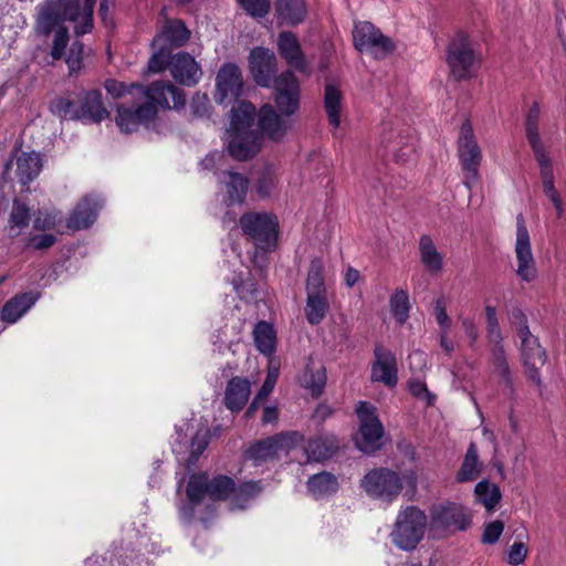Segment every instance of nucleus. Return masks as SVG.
Returning a JSON list of instances; mask_svg holds the SVG:
<instances>
[{"instance_id": "obj_27", "label": "nucleus", "mask_w": 566, "mask_h": 566, "mask_svg": "<svg viewBox=\"0 0 566 566\" xmlns=\"http://www.w3.org/2000/svg\"><path fill=\"white\" fill-rule=\"evenodd\" d=\"M190 38V31L181 20H166L160 31L151 42V46L160 44L171 46H182Z\"/></svg>"}, {"instance_id": "obj_8", "label": "nucleus", "mask_w": 566, "mask_h": 566, "mask_svg": "<svg viewBox=\"0 0 566 566\" xmlns=\"http://www.w3.org/2000/svg\"><path fill=\"white\" fill-rule=\"evenodd\" d=\"M240 227L249 235L255 247L262 251H270L276 245L279 221L274 214L251 212L240 219Z\"/></svg>"}, {"instance_id": "obj_57", "label": "nucleus", "mask_w": 566, "mask_h": 566, "mask_svg": "<svg viewBox=\"0 0 566 566\" xmlns=\"http://www.w3.org/2000/svg\"><path fill=\"white\" fill-rule=\"evenodd\" d=\"M504 531V523L495 520L488 523L482 534V542L485 544H495Z\"/></svg>"}, {"instance_id": "obj_49", "label": "nucleus", "mask_w": 566, "mask_h": 566, "mask_svg": "<svg viewBox=\"0 0 566 566\" xmlns=\"http://www.w3.org/2000/svg\"><path fill=\"white\" fill-rule=\"evenodd\" d=\"M66 48L67 45L65 49ZM64 52V55L60 60L64 59L69 69V75H77L83 69L84 44L81 41L75 40L72 42L69 50H65Z\"/></svg>"}, {"instance_id": "obj_30", "label": "nucleus", "mask_w": 566, "mask_h": 566, "mask_svg": "<svg viewBox=\"0 0 566 566\" xmlns=\"http://www.w3.org/2000/svg\"><path fill=\"white\" fill-rule=\"evenodd\" d=\"M338 448L339 443L335 436L324 434L310 439L305 447V453L308 461L319 462L331 459Z\"/></svg>"}, {"instance_id": "obj_26", "label": "nucleus", "mask_w": 566, "mask_h": 566, "mask_svg": "<svg viewBox=\"0 0 566 566\" xmlns=\"http://www.w3.org/2000/svg\"><path fill=\"white\" fill-rule=\"evenodd\" d=\"M277 50L290 66L300 72L306 70L305 56L294 33L290 31L281 32L277 38Z\"/></svg>"}, {"instance_id": "obj_46", "label": "nucleus", "mask_w": 566, "mask_h": 566, "mask_svg": "<svg viewBox=\"0 0 566 566\" xmlns=\"http://www.w3.org/2000/svg\"><path fill=\"white\" fill-rule=\"evenodd\" d=\"M210 440V431L208 428L199 429L191 438L189 446V455L185 460L186 468L190 470L198 461L200 455L207 449Z\"/></svg>"}, {"instance_id": "obj_6", "label": "nucleus", "mask_w": 566, "mask_h": 566, "mask_svg": "<svg viewBox=\"0 0 566 566\" xmlns=\"http://www.w3.org/2000/svg\"><path fill=\"white\" fill-rule=\"evenodd\" d=\"M416 150V136L410 127L399 122H385L379 137V153L396 163H405Z\"/></svg>"}, {"instance_id": "obj_37", "label": "nucleus", "mask_w": 566, "mask_h": 566, "mask_svg": "<svg viewBox=\"0 0 566 566\" xmlns=\"http://www.w3.org/2000/svg\"><path fill=\"white\" fill-rule=\"evenodd\" d=\"M420 260L427 272L438 274L443 268V256L438 251L432 239L423 234L419 239Z\"/></svg>"}, {"instance_id": "obj_23", "label": "nucleus", "mask_w": 566, "mask_h": 566, "mask_svg": "<svg viewBox=\"0 0 566 566\" xmlns=\"http://www.w3.org/2000/svg\"><path fill=\"white\" fill-rule=\"evenodd\" d=\"M169 71L178 83L186 86L196 85L202 75L200 65L186 52H178L170 57Z\"/></svg>"}, {"instance_id": "obj_63", "label": "nucleus", "mask_w": 566, "mask_h": 566, "mask_svg": "<svg viewBox=\"0 0 566 566\" xmlns=\"http://www.w3.org/2000/svg\"><path fill=\"white\" fill-rule=\"evenodd\" d=\"M509 319L511 324L515 327L517 334L518 331H521L524 326H528L526 316L520 308H512L509 312Z\"/></svg>"}, {"instance_id": "obj_19", "label": "nucleus", "mask_w": 566, "mask_h": 566, "mask_svg": "<svg viewBox=\"0 0 566 566\" xmlns=\"http://www.w3.org/2000/svg\"><path fill=\"white\" fill-rule=\"evenodd\" d=\"M216 87L214 99L217 103L226 104L237 99L243 90V78L239 66L233 63L223 64L217 74Z\"/></svg>"}, {"instance_id": "obj_61", "label": "nucleus", "mask_w": 566, "mask_h": 566, "mask_svg": "<svg viewBox=\"0 0 566 566\" xmlns=\"http://www.w3.org/2000/svg\"><path fill=\"white\" fill-rule=\"evenodd\" d=\"M409 391L412 396L424 399L428 405H431L434 400V396L428 390L426 384L419 379H412L409 381Z\"/></svg>"}, {"instance_id": "obj_53", "label": "nucleus", "mask_w": 566, "mask_h": 566, "mask_svg": "<svg viewBox=\"0 0 566 566\" xmlns=\"http://www.w3.org/2000/svg\"><path fill=\"white\" fill-rule=\"evenodd\" d=\"M244 11L253 18H264L270 11V0H238Z\"/></svg>"}, {"instance_id": "obj_17", "label": "nucleus", "mask_w": 566, "mask_h": 566, "mask_svg": "<svg viewBox=\"0 0 566 566\" xmlns=\"http://www.w3.org/2000/svg\"><path fill=\"white\" fill-rule=\"evenodd\" d=\"M521 339V356L525 367L527 378L542 390V380L539 377V369L546 363V353L541 347L538 339L532 335L528 326H524L518 331Z\"/></svg>"}, {"instance_id": "obj_35", "label": "nucleus", "mask_w": 566, "mask_h": 566, "mask_svg": "<svg viewBox=\"0 0 566 566\" xmlns=\"http://www.w3.org/2000/svg\"><path fill=\"white\" fill-rule=\"evenodd\" d=\"M306 485L308 492L315 499L329 497L339 489L337 476L326 471L311 475Z\"/></svg>"}, {"instance_id": "obj_29", "label": "nucleus", "mask_w": 566, "mask_h": 566, "mask_svg": "<svg viewBox=\"0 0 566 566\" xmlns=\"http://www.w3.org/2000/svg\"><path fill=\"white\" fill-rule=\"evenodd\" d=\"M220 184L227 193V203H242L245 199L249 179L243 175L234 171H222L218 175Z\"/></svg>"}, {"instance_id": "obj_42", "label": "nucleus", "mask_w": 566, "mask_h": 566, "mask_svg": "<svg viewBox=\"0 0 566 566\" xmlns=\"http://www.w3.org/2000/svg\"><path fill=\"white\" fill-rule=\"evenodd\" d=\"M253 338L256 348L264 355L270 356L275 350L276 335L273 326L268 322H259L253 329Z\"/></svg>"}, {"instance_id": "obj_59", "label": "nucleus", "mask_w": 566, "mask_h": 566, "mask_svg": "<svg viewBox=\"0 0 566 566\" xmlns=\"http://www.w3.org/2000/svg\"><path fill=\"white\" fill-rule=\"evenodd\" d=\"M210 101L205 94H195L191 99L190 109L193 116L205 117L209 113Z\"/></svg>"}, {"instance_id": "obj_52", "label": "nucleus", "mask_w": 566, "mask_h": 566, "mask_svg": "<svg viewBox=\"0 0 566 566\" xmlns=\"http://www.w3.org/2000/svg\"><path fill=\"white\" fill-rule=\"evenodd\" d=\"M157 48L158 51L154 52L148 61V71L150 73H160L165 69H169V61L172 56L166 46L160 44Z\"/></svg>"}, {"instance_id": "obj_64", "label": "nucleus", "mask_w": 566, "mask_h": 566, "mask_svg": "<svg viewBox=\"0 0 566 566\" xmlns=\"http://www.w3.org/2000/svg\"><path fill=\"white\" fill-rule=\"evenodd\" d=\"M187 434L182 432V428L181 427H177L176 428V437L174 439V442H172V451L177 454V455H181L185 453V449L187 447Z\"/></svg>"}, {"instance_id": "obj_60", "label": "nucleus", "mask_w": 566, "mask_h": 566, "mask_svg": "<svg viewBox=\"0 0 566 566\" xmlns=\"http://www.w3.org/2000/svg\"><path fill=\"white\" fill-rule=\"evenodd\" d=\"M56 242V235L52 233L35 234L28 239V247L34 250H46Z\"/></svg>"}, {"instance_id": "obj_39", "label": "nucleus", "mask_w": 566, "mask_h": 566, "mask_svg": "<svg viewBox=\"0 0 566 566\" xmlns=\"http://www.w3.org/2000/svg\"><path fill=\"white\" fill-rule=\"evenodd\" d=\"M279 188V168L273 165H266L260 171L254 184V190L261 199L270 198L277 192Z\"/></svg>"}, {"instance_id": "obj_21", "label": "nucleus", "mask_w": 566, "mask_h": 566, "mask_svg": "<svg viewBox=\"0 0 566 566\" xmlns=\"http://www.w3.org/2000/svg\"><path fill=\"white\" fill-rule=\"evenodd\" d=\"M249 66L260 86L269 87L274 82L276 56L273 51L262 46L252 49L249 56Z\"/></svg>"}, {"instance_id": "obj_5", "label": "nucleus", "mask_w": 566, "mask_h": 566, "mask_svg": "<svg viewBox=\"0 0 566 566\" xmlns=\"http://www.w3.org/2000/svg\"><path fill=\"white\" fill-rule=\"evenodd\" d=\"M457 155L463 175L462 184L471 191L480 178L483 155L470 120H464L460 126Z\"/></svg>"}, {"instance_id": "obj_43", "label": "nucleus", "mask_w": 566, "mask_h": 566, "mask_svg": "<svg viewBox=\"0 0 566 566\" xmlns=\"http://www.w3.org/2000/svg\"><path fill=\"white\" fill-rule=\"evenodd\" d=\"M481 473V463L479 461L478 449L471 443L467 450L464 460L457 473L458 482H469L475 480Z\"/></svg>"}, {"instance_id": "obj_36", "label": "nucleus", "mask_w": 566, "mask_h": 566, "mask_svg": "<svg viewBox=\"0 0 566 566\" xmlns=\"http://www.w3.org/2000/svg\"><path fill=\"white\" fill-rule=\"evenodd\" d=\"M43 168L42 158L39 153H22L17 158V177L19 182L28 186L34 180Z\"/></svg>"}, {"instance_id": "obj_14", "label": "nucleus", "mask_w": 566, "mask_h": 566, "mask_svg": "<svg viewBox=\"0 0 566 566\" xmlns=\"http://www.w3.org/2000/svg\"><path fill=\"white\" fill-rule=\"evenodd\" d=\"M136 88L139 102L154 105L156 109L158 107L181 109L186 105L185 92L169 82L158 81Z\"/></svg>"}, {"instance_id": "obj_10", "label": "nucleus", "mask_w": 566, "mask_h": 566, "mask_svg": "<svg viewBox=\"0 0 566 566\" xmlns=\"http://www.w3.org/2000/svg\"><path fill=\"white\" fill-rule=\"evenodd\" d=\"M446 60L451 75L458 81L472 77L476 71L478 57L464 33H457L450 40Z\"/></svg>"}, {"instance_id": "obj_24", "label": "nucleus", "mask_w": 566, "mask_h": 566, "mask_svg": "<svg viewBox=\"0 0 566 566\" xmlns=\"http://www.w3.org/2000/svg\"><path fill=\"white\" fill-rule=\"evenodd\" d=\"M103 203L104 200L98 196L82 198L67 219V228L74 231L90 228L95 222Z\"/></svg>"}, {"instance_id": "obj_33", "label": "nucleus", "mask_w": 566, "mask_h": 566, "mask_svg": "<svg viewBox=\"0 0 566 566\" xmlns=\"http://www.w3.org/2000/svg\"><path fill=\"white\" fill-rule=\"evenodd\" d=\"M277 19L289 25L302 23L307 14L305 0H276Z\"/></svg>"}, {"instance_id": "obj_2", "label": "nucleus", "mask_w": 566, "mask_h": 566, "mask_svg": "<svg viewBox=\"0 0 566 566\" xmlns=\"http://www.w3.org/2000/svg\"><path fill=\"white\" fill-rule=\"evenodd\" d=\"M96 0H45L38 6V14L34 23L35 33L40 36H49L53 33L49 64H54L64 55L65 46L70 42V34L64 21L74 23V33L84 35L93 29V10Z\"/></svg>"}, {"instance_id": "obj_50", "label": "nucleus", "mask_w": 566, "mask_h": 566, "mask_svg": "<svg viewBox=\"0 0 566 566\" xmlns=\"http://www.w3.org/2000/svg\"><path fill=\"white\" fill-rule=\"evenodd\" d=\"M485 331L488 343H496L503 340L501 326L497 318L495 306L486 304L485 307Z\"/></svg>"}, {"instance_id": "obj_55", "label": "nucleus", "mask_w": 566, "mask_h": 566, "mask_svg": "<svg viewBox=\"0 0 566 566\" xmlns=\"http://www.w3.org/2000/svg\"><path fill=\"white\" fill-rule=\"evenodd\" d=\"M61 220V213L53 212H38L33 221V228L38 231L52 230Z\"/></svg>"}, {"instance_id": "obj_62", "label": "nucleus", "mask_w": 566, "mask_h": 566, "mask_svg": "<svg viewBox=\"0 0 566 566\" xmlns=\"http://www.w3.org/2000/svg\"><path fill=\"white\" fill-rule=\"evenodd\" d=\"M434 314L437 323L441 329L440 332H449L451 327V318L447 313V307L442 298L436 301Z\"/></svg>"}, {"instance_id": "obj_25", "label": "nucleus", "mask_w": 566, "mask_h": 566, "mask_svg": "<svg viewBox=\"0 0 566 566\" xmlns=\"http://www.w3.org/2000/svg\"><path fill=\"white\" fill-rule=\"evenodd\" d=\"M108 111L103 104L99 91L85 92L81 98L80 107L73 116L80 120L99 123L108 117Z\"/></svg>"}, {"instance_id": "obj_45", "label": "nucleus", "mask_w": 566, "mask_h": 566, "mask_svg": "<svg viewBox=\"0 0 566 566\" xmlns=\"http://www.w3.org/2000/svg\"><path fill=\"white\" fill-rule=\"evenodd\" d=\"M31 220V210L19 200H13L12 210L9 217V232L12 238L18 237Z\"/></svg>"}, {"instance_id": "obj_11", "label": "nucleus", "mask_w": 566, "mask_h": 566, "mask_svg": "<svg viewBox=\"0 0 566 566\" xmlns=\"http://www.w3.org/2000/svg\"><path fill=\"white\" fill-rule=\"evenodd\" d=\"M360 488L368 496L391 503L402 491V478L389 469H373L361 479Z\"/></svg>"}, {"instance_id": "obj_40", "label": "nucleus", "mask_w": 566, "mask_h": 566, "mask_svg": "<svg viewBox=\"0 0 566 566\" xmlns=\"http://www.w3.org/2000/svg\"><path fill=\"white\" fill-rule=\"evenodd\" d=\"M342 102L340 91L335 85L327 84L324 93V107L333 128H338L340 125Z\"/></svg>"}, {"instance_id": "obj_47", "label": "nucleus", "mask_w": 566, "mask_h": 566, "mask_svg": "<svg viewBox=\"0 0 566 566\" xmlns=\"http://www.w3.org/2000/svg\"><path fill=\"white\" fill-rule=\"evenodd\" d=\"M262 492V485L259 481H249L234 485L232 492V505L238 509H244L249 501L256 497Z\"/></svg>"}, {"instance_id": "obj_9", "label": "nucleus", "mask_w": 566, "mask_h": 566, "mask_svg": "<svg viewBox=\"0 0 566 566\" xmlns=\"http://www.w3.org/2000/svg\"><path fill=\"white\" fill-rule=\"evenodd\" d=\"M353 42L356 50L368 53L376 60L386 59L396 49L395 42L369 21L354 23Z\"/></svg>"}, {"instance_id": "obj_38", "label": "nucleus", "mask_w": 566, "mask_h": 566, "mask_svg": "<svg viewBox=\"0 0 566 566\" xmlns=\"http://www.w3.org/2000/svg\"><path fill=\"white\" fill-rule=\"evenodd\" d=\"M538 168L545 197L549 200L554 208L563 206V198L555 186L556 178L552 159L542 160V163H538Z\"/></svg>"}, {"instance_id": "obj_34", "label": "nucleus", "mask_w": 566, "mask_h": 566, "mask_svg": "<svg viewBox=\"0 0 566 566\" xmlns=\"http://www.w3.org/2000/svg\"><path fill=\"white\" fill-rule=\"evenodd\" d=\"M539 107L537 103H533L526 117V136L534 151L535 159L538 163L549 160L551 157L546 153L538 135Z\"/></svg>"}, {"instance_id": "obj_51", "label": "nucleus", "mask_w": 566, "mask_h": 566, "mask_svg": "<svg viewBox=\"0 0 566 566\" xmlns=\"http://www.w3.org/2000/svg\"><path fill=\"white\" fill-rule=\"evenodd\" d=\"M276 379H277V371L274 370V371H270L261 387V389L259 390L258 395L254 397L253 401L251 402V405L249 406L247 412H245V416L247 417H252L253 412L261 406L264 403L265 399L268 398V396L271 394V391L273 390L274 386H275V382H276Z\"/></svg>"}, {"instance_id": "obj_31", "label": "nucleus", "mask_w": 566, "mask_h": 566, "mask_svg": "<svg viewBox=\"0 0 566 566\" xmlns=\"http://www.w3.org/2000/svg\"><path fill=\"white\" fill-rule=\"evenodd\" d=\"M33 293H22L13 296L3 305L0 317L8 324L17 323L36 302Z\"/></svg>"}, {"instance_id": "obj_20", "label": "nucleus", "mask_w": 566, "mask_h": 566, "mask_svg": "<svg viewBox=\"0 0 566 566\" xmlns=\"http://www.w3.org/2000/svg\"><path fill=\"white\" fill-rule=\"evenodd\" d=\"M370 378L373 381L381 382L389 388L396 387L398 365L396 355L390 349L381 345L375 347Z\"/></svg>"}, {"instance_id": "obj_13", "label": "nucleus", "mask_w": 566, "mask_h": 566, "mask_svg": "<svg viewBox=\"0 0 566 566\" xmlns=\"http://www.w3.org/2000/svg\"><path fill=\"white\" fill-rule=\"evenodd\" d=\"M471 523L469 511L455 502L434 505L430 511L429 530L433 533L467 531Z\"/></svg>"}, {"instance_id": "obj_56", "label": "nucleus", "mask_w": 566, "mask_h": 566, "mask_svg": "<svg viewBox=\"0 0 566 566\" xmlns=\"http://www.w3.org/2000/svg\"><path fill=\"white\" fill-rule=\"evenodd\" d=\"M51 108L54 114L63 119H77L73 116L77 108H74V103L67 98H56Z\"/></svg>"}, {"instance_id": "obj_12", "label": "nucleus", "mask_w": 566, "mask_h": 566, "mask_svg": "<svg viewBox=\"0 0 566 566\" xmlns=\"http://www.w3.org/2000/svg\"><path fill=\"white\" fill-rule=\"evenodd\" d=\"M356 413L359 420V436L356 438V446L360 451L371 453L381 447L384 436L377 409L367 401H360L356 407Z\"/></svg>"}, {"instance_id": "obj_44", "label": "nucleus", "mask_w": 566, "mask_h": 566, "mask_svg": "<svg viewBox=\"0 0 566 566\" xmlns=\"http://www.w3.org/2000/svg\"><path fill=\"white\" fill-rule=\"evenodd\" d=\"M326 379V370L323 366L308 364L301 377V384L310 389L314 397H318L325 388Z\"/></svg>"}, {"instance_id": "obj_1", "label": "nucleus", "mask_w": 566, "mask_h": 566, "mask_svg": "<svg viewBox=\"0 0 566 566\" xmlns=\"http://www.w3.org/2000/svg\"><path fill=\"white\" fill-rule=\"evenodd\" d=\"M254 117L255 107L250 102H239L231 108L228 150L238 160H247L259 151L262 135L279 142L286 134V124L270 104L259 111L260 133L252 129Z\"/></svg>"}, {"instance_id": "obj_41", "label": "nucleus", "mask_w": 566, "mask_h": 566, "mask_svg": "<svg viewBox=\"0 0 566 566\" xmlns=\"http://www.w3.org/2000/svg\"><path fill=\"white\" fill-rule=\"evenodd\" d=\"M474 493L476 502L482 504L489 513L494 511L502 499L500 488L488 480H482L476 483Z\"/></svg>"}, {"instance_id": "obj_28", "label": "nucleus", "mask_w": 566, "mask_h": 566, "mask_svg": "<svg viewBox=\"0 0 566 566\" xmlns=\"http://www.w3.org/2000/svg\"><path fill=\"white\" fill-rule=\"evenodd\" d=\"M491 353V364L493 371L500 377V382L503 385V392L512 397L514 395L513 379L510 371V366L506 359V354L503 347V340L496 343H488Z\"/></svg>"}, {"instance_id": "obj_15", "label": "nucleus", "mask_w": 566, "mask_h": 566, "mask_svg": "<svg viewBox=\"0 0 566 566\" xmlns=\"http://www.w3.org/2000/svg\"><path fill=\"white\" fill-rule=\"evenodd\" d=\"M303 441V436L297 431L281 432L262 439L252 444L245 452V457L259 465L274 459L280 451H289Z\"/></svg>"}, {"instance_id": "obj_54", "label": "nucleus", "mask_w": 566, "mask_h": 566, "mask_svg": "<svg viewBox=\"0 0 566 566\" xmlns=\"http://www.w3.org/2000/svg\"><path fill=\"white\" fill-rule=\"evenodd\" d=\"M139 85H135V84H132L130 86H128L124 82H118L116 80H107L105 82V90L107 91V93L109 95H112L115 98L122 97L126 94H130L134 97L138 98V90L136 88Z\"/></svg>"}, {"instance_id": "obj_58", "label": "nucleus", "mask_w": 566, "mask_h": 566, "mask_svg": "<svg viewBox=\"0 0 566 566\" xmlns=\"http://www.w3.org/2000/svg\"><path fill=\"white\" fill-rule=\"evenodd\" d=\"M526 556V546L521 542H515L507 552L506 562L512 566H518L524 563Z\"/></svg>"}, {"instance_id": "obj_16", "label": "nucleus", "mask_w": 566, "mask_h": 566, "mask_svg": "<svg viewBox=\"0 0 566 566\" xmlns=\"http://www.w3.org/2000/svg\"><path fill=\"white\" fill-rule=\"evenodd\" d=\"M514 251L516 256V275L524 282L535 280L537 276L536 262L532 251L530 232L522 214L516 217Z\"/></svg>"}, {"instance_id": "obj_4", "label": "nucleus", "mask_w": 566, "mask_h": 566, "mask_svg": "<svg viewBox=\"0 0 566 566\" xmlns=\"http://www.w3.org/2000/svg\"><path fill=\"white\" fill-rule=\"evenodd\" d=\"M305 317L311 325H318L329 312V301L324 277V263L315 258L311 261L306 282Z\"/></svg>"}, {"instance_id": "obj_32", "label": "nucleus", "mask_w": 566, "mask_h": 566, "mask_svg": "<svg viewBox=\"0 0 566 566\" xmlns=\"http://www.w3.org/2000/svg\"><path fill=\"white\" fill-rule=\"evenodd\" d=\"M250 394V381L245 378L233 377L228 382L224 394V403L228 409L238 412L247 403Z\"/></svg>"}, {"instance_id": "obj_48", "label": "nucleus", "mask_w": 566, "mask_h": 566, "mask_svg": "<svg viewBox=\"0 0 566 566\" xmlns=\"http://www.w3.org/2000/svg\"><path fill=\"white\" fill-rule=\"evenodd\" d=\"M390 312L399 325L409 318L410 302L408 293L403 290H396L389 298Z\"/></svg>"}, {"instance_id": "obj_7", "label": "nucleus", "mask_w": 566, "mask_h": 566, "mask_svg": "<svg viewBox=\"0 0 566 566\" xmlns=\"http://www.w3.org/2000/svg\"><path fill=\"white\" fill-rule=\"evenodd\" d=\"M428 524L427 515L417 506L400 511L391 533L394 543L401 549H412L423 537Z\"/></svg>"}, {"instance_id": "obj_18", "label": "nucleus", "mask_w": 566, "mask_h": 566, "mask_svg": "<svg viewBox=\"0 0 566 566\" xmlns=\"http://www.w3.org/2000/svg\"><path fill=\"white\" fill-rule=\"evenodd\" d=\"M274 102L285 116H291L298 109L300 83L293 72L285 71L274 80Z\"/></svg>"}, {"instance_id": "obj_22", "label": "nucleus", "mask_w": 566, "mask_h": 566, "mask_svg": "<svg viewBox=\"0 0 566 566\" xmlns=\"http://www.w3.org/2000/svg\"><path fill=\"white\" fill-rule=\"evenodd\" d=\"M157 115L156 107L150 104H140L134 107L118 106L116 124L124 133L135 132L140 125H146Z\"/></svg>"}, {"instance_id": "obj_3", "label": "nucleus", "mask_w": 566, "mask_h": 566, "mask_svg": "<svg viewBox=\"0 0 566 566\" xmlns=\"http://www.w3.org/2000/svg\"><path fill=\"white\" fill-rule=\"evenodd\" d=\"M234 491V481L227 475H218L212 479L203 474H192L189 478L187 485L188 503L182 504L179 511L184 518L191 520L193 516V509L199 504L205 496L213 501L226 500L232 497Z\"/></svg>"}]
</instances>
